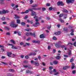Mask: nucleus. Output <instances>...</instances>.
Wrapping results in <instances>:
<instances>
[{
    "label": "nucleus",
    "instance_id": "5fc2aeb1",
    "mask_svg": "<svg viewBox=\"0 0 76 76\" xmlns=\"http://www.w3.org/2000/svg\"><path fill=\"white\" fill-rule=\"evenodd\" d=\"M23 66L25 68H27V67H28V65H23Z\"/></svg>",
    "mask_w": 76,
    "mask_h": 76
},
{
    "label": "nucleus",
    "instance_id": "6e6d98bb",
    "mask_svg": "<svg viewBox=\"0 0 76 76\" xmlns=\"http://www.w3.org/2000/svg\"><path fill=\"white\" fill-rule=\"evenodd\" d=\"M36 43H37V44H40V42L39 40L37 41H36Z\"/></svg>",
    "mask_w": 76,
    "mask_h": 76
},
{
    "label": "nucleus",
    "instance_id": "e433bc0d",
    "mask_svg": "<svg viewBox=\"0 0 76 76\" xmlns=\"http://www.w3.org/2000/svg\"><path fill=\"white\" fill-rule=\"evenodd\" d=\"M1 63H2V64H5V65H7V64L6 62H1Z\"/></svg>",
    "mask_w": 76,
    "mask_h": 76
},
{
    "label": "nucleus",
    "instance_id": "69168bd1",
    "mask_svg": "<svg viewBox=\"0 0 76 76\" xmlns=\"http://www.w3.org/2000/svg\"><path fill=\"white\" fill-rule=\"evenodd\" d=\"M73 45L75 47H76V42H75L74 43Z\"/></svg>",
    "mask_w": 76,
    "mask_h": 76
},
{
    "label": "nucleus",
    "instance_id": "bf43d9fd",
    "mask_svg": "<svg viewBox=\"0 0 76 76\" xmlns=\"http://www.w3.org/2000/svg\"><path fill=\"white\" fill-rule=\"evenodd\" d=\"M53 64H54V63H53V62H50V65H53Z\"/></svg>",
    "mask_w": 76,
    "mask_h": 76
},
{
    "label": "nucleus",
    "instance_id": "aec40b11",
    "mask_svg": "<svg viewBox=\"0 0 76 76\" xmlns=\"http://www.w3.org/2000/svg\"><path fill=\"white\" fill-rule=\"evenodd\" d=\"M5 29L6 30H7V31L10 30V28L9 27H5Z\"/></svg>",
    "mask_w": 76,
    "mask_h": 76
},
{
    "label": "nucleus",
    "instance_id": "c85d7f7f",
    "mask_svg": "<svg viewBox=\"0 0 76 76\" xmlns=\"http://www.w3.org/2000/svg\"><path fill=\"white\" fill-rule=\"evenodd\" d=\"M9 71L10 72H15V70H14V69H9Z\"/></svg>",
    "mask_w": 76,
    "mask_h": 76
},
{
    "label": "nucleus",
    "instance_id": "58836bf2",
    "mask_svg": "<svg viewBox=\"0 0 76 76\" xmlns=\"http://www.w3.org/2000/svg\"><path fill=\"white\" fill-rule=\"evenodd\" d=\"M35 61H34L33 60H31V64H35Z\"/></svg>",
    "mask_w": 76,
    "mask_h": 76
},
{
    "label": "nucleus",
    "instance_id": "864d4df0",
    "mask_svg": "<svg viewBox=\"0 0 76 76\" xmlns=\"http://www.w3.org/2000/svg\"><path fill=\"white\" fill-rule=\"evenodd\" d=\"M30 39H31V38L30 37H29L28 38H27L26 40V41H29V40H30Z\"/></svg>",
    "mask_w": 76,
    "mask_h": 76
},
{
    "label": "nucleus",
    "instance_id": "c756f323",
    "mask_svg": "<svg viewBox=\"0 0 76 76\" xmlns=\"http://www.w3.org/2000/svg\"><path fill=\"white\" fill-rule=\"evenodd\" d=\"M10 41L12 42L13 44H15V42L14 41V40L11 39L10 40Z\"/></svg>",
    "mask_w": 76,
    "mask_h": 76
},
{
    "label": "nucleus",
    "instance_id": "9d476101",
    "mask_svg": "<svg viewBox=\"0 0 76 76\" xmlns=\"http://www.w3.org/2000/svg\"><path fill=\"white\" fill-rule=\"evenodd\" d=\"M34 64H35V66H37V67L39 66V64L38 61H35Z\"/></svg>",
    "mask_w": 76,
    "mask_h": 76
},
{
    "label": "nucleus",
    "instance_id": "ddd939ff",
    "mask_svg": "<svg viewBox=\"0 0 76 76\" xmlns=\"http://www.w3.org/2000/svg\"><path fill=\"white\" fill-rule=\"evenodd\" d=\"M39 37L40 38H45V36L44 34H42L40 35Z\"/></svg>",
    "mask_w": 76,
    "mask_h": 76
},
{
    "label": "nucleus",
    "instance_id": "e2e57ef3",
    "mask_svg": "<svg viewBox=\"0 0 76 76\" xmlns=\"http://www.w3.org/2000/svg\"><path fill=\"white\" fill-rule=\"evenodd\" d=\"M38 58H39V60H40L41 58V56H40L39 55L38 56Z\"/></svg>",
    "mask_w": 76,
    "mask_h": 76
},
{
    "label": "nucleus",
    "instance_id": "cd10ccee",
    "mask_svg": "<svg viewBox=\"0 0 76 76\" xmlns=\"http://www.w3.org/2000/svg\"><path fill=\"white\" fill-rule=\"evenodd\" d=\"M1 20L2 21H4V20H5V17H3L1 18Z\"/></svg>",
    "mask_w": 76,
    "mask_h": 76
},
{
    "label": "nucleus",
    "instance_id": "39448f33",
    "mask_svg": "<svg viewBox=\"0 0 76 76\" xmlns=\"http://www.w3.org/2000/svg\"><path fill=\"white\" fill-rule=\"evenodd\" d=\"M74 1H75V0H66V3L68 4H69L70 3H74Z\"/></svg>",
    "mask_w": 76,
    "mask_h": 76
},
{
    "label": "nucleus",
    "instance_id": "9b49d317",
    "mask_svg": "<svg viewBox=\"0 0 76 76\" xmlns=\"http://www.w3.org/2000/svg\"><path fill=\"white\" fill-rule=\"evenodd\" d=\"M7 56H8V57H11V55H11L12 54V52H8L7 53Z\"/></svg>",
    "mask_w": 76,
    "mask_h": 76
},
{
    "label": "nucleus",
    "instance_id": "4d7b16f0",
    "mask_svg": "<svg viewBox=\"0 0 76 76\" xmlns=\"http://www.w3.org/2000/svg\"><path fill=\"white\" fill-rule=\"evenodd\" d=\"M6 35H10V34L9 32H7L6 34Z\"/></svg>",
    "mask_w": 76,
    "mask_h": 76
},
{
    "label": "nucleus",
    "instance_id": "7ed1b4c3",
    "mask_svg": "<svg viewBox=\"0 0 76 76\" xmlns=\"http://www.w3.org/2000/svg\"><path fill=\"white\" fill-rule=\"evenodd\" d=\"M31 16H35L34 17V19H38V16H36L37 15V14H36V12H35L33 11L31 12Z\"/></svg>",
    "mask_w": 76,
    "mask_h": 76
},
{
    "label": "nucleus",
    "instance_id": "1a4fd4ad",
    "mask_svg": "<svg viewBox=\"0 0 76 76\" xmlns=\"http://www.w3.org/2000/svg\"><path fill=\"white\" fill-rule=\"evenodd\" d=\"M70 68V66H64L63 68V70H66L67 69H69Z\"/></svg>",
    "mask_w": 76,
    "mask_h": 76
},
{
    "label": "nucleus",
    "instance_id": "ea45409f",
    "mask_svg": "<svg viewBox=\"0 0 76 76\" xmlns=\"http://www.w3.org/2000/svg\"><path fill=\"white\" fill-rule=\"evenodd\" d=\"M53 39L54 40H57V38L56 37L54 36L53 37Z\"/></svg>",
    "mask_w": 76,
    "mask_h": 76
},
{
    "label": "nucleus",
    "instance_id": "052dcab7",
    "mask_svg": "<svg viewBox=\"0 0 76 76\" xmlns=\"http://www.w3.org/2000/svg\"><path fill=\"white\" fill-rule=\"evenodd\" d=\"M53 53L54 54V53L56 52V49H53Z\"/></svg>",
    "mask_w": 76,
    "mask_h": 76
},
{
    "label": "nucleus",
    "instance_id": "4be33fe9",
    "mask_svg": "<svg viewBox=\"0 0 76 76\" xmlns=\"http://www.w3.org/2000/svg\"><path fill=\"white\" fill-rule=\"evenodd\" d=\"M17 34L19 36H21V32H20L19 31H18Z\"/></svg>",
    "mask_w": 76,
    "mask_h": 76
},
{
    "label": "nucleus",
    "instance_id": "423d86ee",
    "mask_svg": "<svg viewBox=\"0 0 76 76\" xmlns=\"http://www.w3.org/2000/svg\"><path fill=\"white\" fill-rule=\"evenodd\" d=\"M28 11H30V12H34L33 10H37V9L35 8H29L28 9Z\"/></svg>",
    "mask_w": 76,
    "mask_h": 76
},
{
    "label": "nucleus",
    "instance_id": "dca6fc26",
    "mask_svg": "<svg viewBox=\"0 0 76 76\" xmlns=\"http://www.w3.org/2000/svg\"><path fill=\"white\" fill-rule=\"evenodd\" d=\"M58 61L56 60L54 61H53V63L54 64H55V65H56V64H58Z\"/></svg>",
    "mask_w": 76,
    "mask_h": 76
},
{
    "label": "nucleus",
    "instance_id": "774afa93",
    "mask_svg": "<svg viewBox=\"0 0 76 76\" xmlns=\"http://www.w3.org/2000/svg\"><path fill=\"white\" fill-rule=\"evenodd\" d=\"M24 19H26L27 18H28V16L26 15L25 16V17L24 18Z\"/></svg>",
    "mask_w": 76,
    "mask_h": 76
},
{
    "label": "nucleus",
    "instance_id": "de8ad7c7",
    "mask_svg": "<svg viewBox=\"0 0 76 76\" xmlns=\"http://www.w3.org/2000/svg\"><path fill=\"white\" fill-rule=\"evenodd\" d=\"M50 74H53V71L51 70H50Z\"/></svg>",
    "mask_w": 76,
    "mask_h": 76
},
{
    "label": "nucleus",
    "instance_id": "5701e85b",
    "mask_svg": "<svg viewBox=\"0 0 76 76\" xmlns=\"http://www.w3.org/2000/svg\"><path fill=\"white\" fill-rule=\"evenodd\" d=\"M63 30L64 31H65V32H67V28H65V27L63 28Z\"/></svg>",
    "mask_w": 76,
    "mask_h": 76
},
{
    "label": "nucleus",
    "instance_id": "09e8293b",
    "mask_svg": "<svg viewBox=\"0 0 76 76\" xmlns=\"http://www.w3.org/2000/svg\"><path fill=\"white\" fill-rule=\"evenodd\" d=\"M42 10L43 11H45V10H46V8H42Z\"/></svg>",
    "mask_w": 76,
    "mask_h": 76
},
{
    "label": "nucleus",
    "instance_id": "0eeeda50",
    "mask_svg": "<svg viewBox=\"0 0 76 76\" xmlns=\"http://www.w3.org/2000/svg\"><path fill=\"white\" fill-rule=\"evenodd\" d=\"M2 12L3 13V14H6V13H9L10 12L8 10H3Z\"/></svg>",
    "mask_w": 76,
    "mask_h": 76
},
{
    "label": "nucleus",
    "instance_id": "bb28decb",
    "mask_svg": "<svg viewBox=\"0 0 76 76\" xmlns=\"http://www.w3.org/2000/svg\"><path fill=\"white\" fill-rule=\"evenodd\" d=\"M8 45H10V46H12V48H13L14 47V45H12V44H8Z\"/></svg>",
    "mask_w": 76,
    "mask_h": 76
},
{
    "label": "nucleus",
    "instance_id": "2f4dec72",
    "mask_svg": "<svg viewBox=\"0 0 76 76\" xmlns=\"http://www.w3.org/2000/svg\"><path fill=\"white\" fill-rule=\"evenodd\" d=\"M15 19H19L20 18V17L18 16H17L16 15H15Z\"/></svg>",
    "mask_w": 76,
    "mask_h": 76
},
{
    "label": "nucleus",
    "instance_id": "a19ab883",
    "mask_svg": "<svg viewBox=\"0 0 76 76\" xmlns=\"http://www.w3.org/2000/svg\"><path fill=\"white\" fill-rule=\"evenodd\" d=\"M25 58L26 59H28V58H29V56H28L26 55L25 56Z\"/></svg>",
    "mask_w": 76,
    "mask_h": 76
},
{
    "label": "nucleus",
    "instance_id": "79ce46f5",
    "mask_svg": "<svg viewBox=\"0 0 76 76\" xmlns=\"http://www.w3.org/2000/svg\"><path fill=\"white\" fill-rule=\"evenodd\" d=\"M62 42L61 41H59L57 43H58L59 45H61V44Z\"/></svg>",
    "mask_w": 76,
    "mask_h": 76
},
{
    "label": "nucleus",
    "instance_id": "f257e3e1",
    "mask_svg": "<svg viewBox=\"0 0 76 76\" xmlns=\"http://www.w3.org/2000/svg\"><path fill=\"white\" fill-rule=\"evenodd\" d=\"M26 35L27 36H30V35H31L32 36H33V37H36V35L35 33H34L33 34L32 32H30V33H27Z\"/></svg>",
    "mask_w": 76,
    "mask_h": 76
},
{
    "label": "nucleus",
    "instance_id": "412c9836",
    "mask_svg": "<svg viewBox=\"0 0 76 76\" xmlns=\"http://www.w3.org/2000/svg\"><path fill=\"white\" fill-rule=\"evenodd\" d=\"M59 20L60 22H61V23H64V21L62 20L61 18H59Z\"/></svg>",
    "mask_w": 76,
    "mask_h": 76
},
{
    "label": "nucleus",
    "instance_id": "8fccbe9b",
    "mask_svg": "<svg viewBox=\"0 0 76 76\" xmlns=\"http://www.w3.org/2000/svg\"><path fill=\"white\" fill-rule=\"evenodd\" d=\"M64 57H69V56L67 55L64 54Z\"/></svg>",
    "mask_w": 76,
    "mask_h": 76
},
{
    "label": "nucleus",
    "instance_id": "4c0bfd02",
    "mask_svg": "<svg viewBox=\"0 0 76 76\" xmlns=\"http://www.w3.org/2000/svg\"><path fill=\"white\" fill-rule=\"evenodd\" d=\"M30 73V72L29 71V70H27L26 71V73L27 74H28V73Z\"/></svg>",
    "mask_w": 76,
    "mask_h": 76
},
{
    "label": "nucleus",
    "instance_id": "13d9d810",
    "mask_svg": "<svg viewBox=\"0 0 76 76\" xmlns=\"http://www.w3.org/2000/svg\"><path fill=\"white\" fill-rule=\"evenodd\" d=\"M25 44L26 45H28V46L30 45V44L28 43H26Z\"/></svg>",
    "mask_w": 76,
    "mask_h": 76
},
{
    "label": "nucleus",
    "instance_id": "603ef678",
    "mask_svg": "<svg viewBox=\"0 0 76 76\" xmlns=\"http://www.w3.org/2000/svg\"><path fill=\"white\" fill-rule=\"evenodd\" d=\"M69 44H71V45H73V44H72V43H71L70 42H68V44L67 45H69Z\"/></svg>",
    "mask_w": 76,
    "mask_h": 76
},
{
    "label": "nucleus",
    "instance_id": "20e7f679",
    "mask_svg": "<svg viewBox=\"0 0 76 76\" xmlns=\"http://www.w3.org/2000/svg\"><path fill=\"white\" fill-rule=\"evenodd\" d=\"M57 5L58 6H60V5H61L62 6H64V4L63 3V2L62 1H59L57 3Z\"/></svg>",
    "mask_w": 76,
    "mask_h": 76
},
{
    "label": "nucleus",
    "instance_id": "0e129e2a",
    "mask_svg": "<svg viewBox=\"0 0 76 76\" xmlns=\"http://www.w3.org/2000/svg\"><path fill=\"white\" fill-rule=\"evenodd\" d=\"M46 6H50V4L49 3H47L46 4Z\"/></svg>",
    "mask_w": 76,
    "mask_h": 76
},
{
    "label": "nucleus",
    "instance_id": "473e14b6",
    "mask_svg": "<svg viewBox=\"0 0 76 76\" xmlns=\"http://www.w3.org/2000/svg\"><path fill=\"white\" fill-rule=\"evenodd\" d=\"M56 58L57 60H59L60 58V56H58L56 57Z\"/></svg>",
    "mask_w": 76,
    "mask_h": 76
},
{
    "label": "nucleus",
    "instance_id": "a18cd8bd",
    "mask_svg": "<svg viewBox=\"0 0 76 76\" xmlns=\"http://www.w3.org/2000/svg\"><path fill=\"white\" fill-rule=\"evenodd\" d=\"M60 47H61V48H64V47H65V46L64 45H61Z\"/></svg>",
    "mask_w": 76,
    "mask_h": 76
},
{
    "label": "nucleus",
    "instance_id": "b1692460",
    "mask_svg": "<svg viewBox=\"0 0 76 76\" xmlns=\"http://www.w3.org/2000/svg\"><path fill=\"white\" fill-rule=\"evenodd\" d=\"M51 28V25L49 26H47V28L48 29H49V30H50V28Z\"/></svg>",
    "mask_w": 76,
    "mask_h": 76
},
{
    "label": "nucleus",
    "instance_id": "a211bd4d",
    "mask_svg": "<svg viewBox=\"0 0 76 76\" xmlns=\"http://www.w3.org/2000/svg\"><path fill=\"white\" fill-rule=\"evenodd\" d=\"M68 54L69 56H71L72 54V51L70 50H69V51L68 53Z\"/></svg>",
    "mask_w": 76,
    "mask_h": 76
},
{
    "label": "nucleus",
    "instance_id": "3c124183",
    "mask_svg": "<svg viewBox=\"0 0 76 76\" xmlns=\"http://www.w3.org/2000/svg\"><path fill=\"white\" fill-rule=\"evenodd\" d=\"M25 12L26 13H29V10H26Z\"/></svg>",
    "mask_w": 76,
    "mask_h": 76
},
{
    "label": "nucleus",
    "instance_id": "680f3d73",
    "mask_svg": "<svg viewBox=\"0 0 76 76\" xmlns=\"http://www.w3.org/2000/svg\"><path fill=\"white\" fill-rule=\"evenodd\" d=\"M49 68L50 70H51V69H53V67L52 66H49Z\"/></svg>",
    "mask_w": 76,
    "mask_h": 76
},
{
    "label": "nucleus",
    "instance_id": "7c9ffc66",
    "mask_svg": "<svg viewBox=\"0 0 76 76\" xmlns=\"http://www.w3.org/2000/svg\"><path fill=\"white\" fill-rule=\"evenodd\" d=\"M64 16V14H61L59 15V18H61L62 16Z\"/></svg>",
    "mask_w": 76,
    "mask_h": 76
},
{
    "label": "nucleus",
    "instance_id": "4468645a",
    "mask_svg": "<svg viewBox=\"0 0 76 76\" xmlns=\"http://www.w3.org/2000/svg\"><path fill=\"white\" fill-rule=\"evenodd\" d=\"M61 32L60 31H58V32H55L54 33V34L55 35H60L61 34Z\"/></svg>",
    "mask_w": 76,
    "mask_h": 76
},
{
    "label": "nucleus",
    "instance_id": "6ab92c4d",
    "mask_svg": "<svg viewBox=\"0 0 76 76\" xmlns=\"http://www.w3.org/2000/svg\"><path fill=\"white\" fill-rule=\"evenodd\" d=\"M25 23L24 22H22L21 23V25L22 26H25Z\"/></svg>",
    "mask_w": 76,
    "mask_h": 76
},
{
    "label": "nucleus",
    "instance_id": "6e6552de",
    "mask_svg": "<svg viewBox=\"0 0 76 76\" xmlns=\"http://www.w3.org/2000/svg\"><path fill=\"white\" fill-rule=\"evenodd\" d=\"M39 25V23L38 22H36L35 23V24H33V26H34V27H37L38 25Z\"/></svg>",
    "mask_w": 76,
    "mask_h": 76
},
{
    "label": "nucleus",
    "instance_id": "49530a36",
    "mask_svg": "<svg viewBox=\"0 0 76 76\" xmlns=\"http://www.w3.org/2000/svg\"><path fill=\"white\" fill-rule=\"evenodd\" d=\"M32 53H33V56H36V55H37V53L35 52H32Z\"/></svg>",
    "mask_w": 76,
    "mask_h": 76
},
{
    "label": "nucleus",
    "instance_id": "c9c22d12",
    "mask_svg": "<svg viewBox=\"0 0 76 76\" xmlns=\"http://www.w3.org/2000/svg\"><path fill=\"white\" fill-rule=\"evenodd\" d=\"M73 61H74V59H73V58H72L70 60V62H72Z\"/></svg>",
    "mask_w": 76,
    "mask_h": 76
},
{
    "label": "nucleus",
    "instance_id": "f03ea898",
    "mask_svg": "<svg viewBox=\"0 0 76 76\" xmlns=\"http://www.w3.org/2000/svg\"><path fill=\"white\" fill-rule=\"evenodd\" d=\"M10 26L12 28H16L18 26V25L16 24L13 23H11L10 24Z\"/></svg>",
    "mask_w": 76,
    "mask_h": 76
},
{
    "label": "nucleus",
    "instance_id": "2eb2a0df",
    "mask_svg": "<svg viewBox=\"0 0 76 76\" xmlns=\"http://www.w3.org/2000/svg\"><path fill=\"white\" fill-rule=\"evenodd\" d=\"M71 31L72 32L70 33V35H72V36H73L74 35V30L73 29H71Z\"/></svg>",
    "mask_w": 76,
    "mask_h": 76
},
{
    "label": "nucleus",
    "instance_id": "c03bdc74",
    "mask_svg": "<svg viewBox=\"0 0 76 76\" xmlns=\"http://www.w3.org/2000/svg\"><path fill=\"white\" fill-rule=\"evenodd\" d=\"M72 73L73 74H75L76 73V71L75 70L72 71Z\"/></svg>",
    "mask_w": 76,
    "mask_h": 76
},
{
    "label": "nucleus",
    "instance_id": "f704fd0d",
    "mask_svg": "<svg viewBox=\"0 0 76 76\" xmlns=\"http://www.w3.org/2000/svg\"><path fill=\"white\" fill-rule=\"evenodd\" d=\"M12 48V49H15V50H18V48L16 46H15V47L14 46V47H13V48Z\"/></svg>",
    "mask_w": 76,
    "mask_h": 76
},
{
    "label": "nucleus",
    "instance_id": "37998d69",
    "mask_svg": "<svg viewBox=\"0 0 76 76\" xmlns=\"http://www.w3.org/2000/svg\"><path fill=\"white\" fill-rule=\"evenodd\" d=\"M49 10H53V8L52 7H50L49 8Z\"/></svg>",
    "mask_w": 76,
    "mask_h": 76
},
{
    "label": "nucleus",
    "instance_id": "f8f14e48",
    "mask_svg": "<svg viewBox=\"0 0 76 76\" xmlns=\"http://www.w3.org/2000/svg\"><path fill=\"white\" fill-rule=\"evenodd\" d=\"M61 45H59V44H58L57 43L55 44V46L56 47V48H60Z\"/></svg>",
    "mask_w": 76,
    "mask_h": 76
},
{
    "label": "nucleus",
    "instance_id": "72a5a7b5",
    "mask_svg": "<svg viewBox=\"0 0 76 76\" xmlns=\"http://www.w3.org/2000/svg\"><path fill=\"white\" fill-rule=\"evenodd\" d=\"M63 12H65V13H68V11L66 10H63Z\"/></svg>",
    "mask_w": 76,
    "mask_h": 76
},
{
    "label": "nucleus",
    "instance_id": "a878e982",
    "mask_svg": "<svg viewBox=\"0 0 76 76\" xmlns=\"http://www.w3.org/2000/svg\"><path fill=\"white\" fill-rule=\"evenodd\" d=\"M20 20L18 19L17 20V23H20Z\"/></svg>",
    "mask_w": 76,
    "mask_h": 76
},
{
    "label": "nucleus",
    "instance_id": "f3484780",
    "mask_svg": "<svg viewBox=\"0 0 76 76\" xmlns=\"http://www.w3.org/2000/svg\"><path fill=\"white\" fill-rule=\"evenodd\" d=\"M38 6L37 4L31 6V7H38Z\"/></svg>",
    "mask_w": 76,
    "mask_h": 76
},
{
    "label": "nucleus",
    "instance_id": "338daca9",
    "mask_svg": "<svg viewBox=\"0 0 76 76\" xmlns=\"http://www.w3.org/2000/svg\"><path fill=\"white\" fill-rule=\"evenodd\" d=\"M28 69H32V68H31V65H28Z\"/></svg>",
    "mask_w": 76,
    "mask_h": 76
},
{
    "label": "nucleus",
    "instance_id": "393cba45",
    "mask_svg": "<svg viewBox=\"0 0 76 76\" xmlns=\"http://www.w3.org/2000/svg\"><path fill=\"white\" fill-rule=\"evenodd\" d=\"M25 31H27V32H28V31H32V29L31 28H28V29H25Z\"/></svg>",
    "mask_w": 76,
    "mask_h": 76
}]
</instances>
